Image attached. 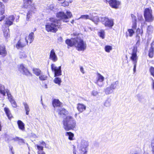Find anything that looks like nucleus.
I'll return each instance as SVG.
<instances>
[{
	"label": "nucleus",
	"instance_id": "1",
	"mask_svg": "<svg viewBox=\"0 0 154 154\" xmlns=\"http://www.w3.org/2000/svg\"><path fill=\"white\" fill-rule=\"evenodd\" d=\"M66 43L70 47L74 46L78 51H83L85 50L87 46L85 42L79 38H72L71 39H67Z\"/></svg>",
	"mask_w": 154,
	"mask_h": 154
},
{
	"label": "nucleus",
	"instance_id": "2",
	"mask_svg": "<svg viewBox=\"0 0 154 154\" xmlns=\"http://www.w3.org/2000/svg\"><path fill=\"white\" fill-rule=\"evenodd\" d=\"M48 20L50 22L46 23V30L48 32H56L60 26V20L54 17L49 18Z\"/></svg>",
	"mask_w": 154,
	"mask_h": 154
},
{
	"label": "nucleus",
	"instance_id": "3",
	"mask_svg": "<svg viewBox=\"0 0 154 154\" xmlns=\"http://www.w3.org/2000/svg\"><path fill=\"white\" fill-rule=\"evenodd\" d=\"M63 128L66 131L74 128L76 125L75 120L71 116H67L63 121Z\"/></svg>",
	"mask_w": 154,
	"mask_h": 154
},
{
	"label": "nucleus",
	"instance_id": "4",
	"mask_svg": "<svg viewBox=\"0 0 154 154\" xmlns=\"http://www.w3.org/2000/svg\"><path fill=\"white\" fill-rule=\"evenodd\" d=\"M88 146V141L85 140L81 139L78 140L77 147L79 149V152L87 153Z\"/></svg>",
	"mask_w": 154,
	"mask_h": 154
},
{
	"label": "nucleus",
	"instance_id": "5",
	"mask_svg": "<svg viewBox=\"0 0 154 154\" xmlns=\"http://www.w3.org/2000/svg\"><path fill=\"white\" fill-rule=\"evenodd\" d=\"M100 21L105 27L111 28L114 25V22L112 19H109L105 17H101Z\"/></svg>",
	"mask_w": 154,
	"mask_h": 154
},
{
	"label": "nucleus",
	"instance_id": "6",
	"mask_svg": "<svg viewBox=\"0 0 154 154\" xmlns=\"http://www.w3.org/2000/svg\"><path fill=\"white\" fill-rule=\"evenodd\" d=\"M24 4L23 7L24 8H27L29 7L32 13H34L36 9L35 5L34 4H32V0H23Z\"/></svg>",
	"mask_w": 154,
	"mask_h": 154
},
{
	"label": "nucleus",
	"instance_id": "7",
	"mask_svg": "<svg viewBox=\"0 0 154 154\" xmlns=\"http://www.w3.org/2000/svg\"><path fill=\"white\" fill-rule=\"evenodd\" d=\"M6 93L8 97L11 94L8 89H6L4 85L0 84V100H3L5 99Z\"/></svg>",
	"mask_w": 154,
	"mask_h": 154
},
{
	"label": "nucleus",
	"instance_id": "8",
	"mask_svg": "<svg viewBox=\"0 0 154 154\" xmlns=\"http://www.w3.org/2000/svg\"><path fill=\"white\" fill-rule=\"evenodd\" d=\"M28 40L27 38L20 39L15 45L16 48L18 49H21L25 47L28 44Z\"/></svg>",
	"mask_w": 154,
	"mask_h": 154
},
{
	"label": "nucleus",
	"instance_id": "9",
	"mask_svg": "<svg viewBox=\"0 0 154 154\" xmlns=\"http://www.w3.org/2000/svg\"><path fill=\"white\" fill-rule=\"evenodd\" d=\"M105 78L104 76L100 73H97V75L96 80L94 83L98 86L101 87L104 85L103 81Z\"/></svg>",
	"mask_w": 154,
	"mask_h": 154
},
{
	"label": "nucleus",
	"instance_id": "10",
	"mask_svg": "<svg viewBox=\"0 0 154 154\" xmlns=\"http://www.w3.org/2000/svg\"><path fill=\"white\" fill-rule=\"evenodd\" d=\"M51 68L52 71L54 73L55 77L61 75V66L57 67L54 64H52L51 65Z\"/></svg>",
	"mask_w": 154,
	"mask_h": 154
},
{
	"label": "nucleus",
	"instance_id": "11",
	"mask_svg": "<svg viewBox=\"0 0 154 154\" xmlns=\"http://www.w3.org/2000/svg\"><path fill=\"white\" fill-rule=\"evenodd\" d=\"M18 70L23 74L27 76L32 75L31 73L29 71L28 69L23 64H20L18 66Z\"/></svg>",
	"mask_w": 154,
	"mask_h": 154
},
{
	"label": "nucleus",
	"instance_id": "12",
	"mask_svg": "<svg viewBox=\"0 0 154 154\" xmlns=\"http://www.w3.org/2000/svg\"><path fill=\"white\" fill-rule=\"evenodd\" d=\"M137 47H134L131 54V56L130 57L131 60L132 61L133 63H137Z\"/></svg>",
	"mask_w": 154,
	"mask_h": 154
},
{
	"label": "nucleus",
	"instance_id": "13",
	"mask_svg": "<svg viewBox=\"0 0 154 154\" xmlns=\"http://www.w3.org/2000/svg\"><path fill=\"white\" fill-rule=\"evenodd\" d=\"M108 2L111 7L115 9L118 8L120 4V2L117 0H109Z\"/></svg>",
	"mask_w": 154,
	"mask_h": 154
},
{
	"label": "nucleus",
	"instance_id": "14",
	"mask_svg": "<svg viewBox=\"0 0 154 154\" xmlns=\"http://www.w3.org/2000/svg\"><path fill=\"white\" fill-rule=\"evenodd\" d=\"M14 19L15 17L13 15L10 16L6 18L5 24V26L8 27L12 25Z\"/></svg>",
	"mask_w": 154,
	"mask_h": 154
},
{
	"label": "nucleus",
	"instance_id": "15",
	"mask_svg": "<svg viewBox=\"0 0 154 154\" xmlns=\"http://www.w3.org/2000/svg\"><path fill=\"white\" fill-rule=\"evenodd\" d=\"M49 59L54 62H56L58 60V57L54 49H52L50 53Z\"/></svg>",
	"mask_w": 154,
	"mask_h": 154
},
{
	"label": "nucleus",
	"instance_id": "16",
	"mask_svg": "<svg viewBox=\"0 0 154 154\" xmlns=\"http://www.w3.org/2000/svg\"><path fill=\"white\" fill-rule=\"evenodd\" d=\"M52 104L54 109V110L57 111L58 108L61 107L62 103L58 99H54L52 101Z\"/></svg>",
	"mask_w": 154,
	"mask_h": 154
},
{
	"label": "nucleus",
	"instance_id": "17",
	"mask_svg": "<svg viewBox=\"0 0 154 154\" xmlns=\"http://www.w3.org/2000/svg\"><path fill=\"white\" fill-rule=\"evenodd\" d=\"M35 146H36L37 149L38 150V151H43L44 147H46V145L45 142L43 141H39V144L35 145Z\"/></svg>",
	"mask_w": 154,
	"mask_h": 154
},
{
	"label": "nucleus",
	"instance_id": "18",
	"mask_svg": "<svg viewBox=\"0 0 154 154\" xmlns=\"http://www.w3.org/2000/svg\"><path fill=\"white\" fill-rule=\"evenodd\" d=\"M56 16L60 19L63 20V21L64 22H67L68 21L67 20H66L65 17H66V15L63 12H59L57 13Z\"/></svg>",
	"mask_w": 154,
	"mask_h": 154
},
{
	"label": "nucleus",
	"instance_id": "19",
	"mask_svg": "<svg viewBox=\"0 0 154 154\" xmlns=\"http://www.w3.org/2000/svg\"><path fill=\"white\" fill-rule=\"evenodd\" d=\"M136 37L138 39V40L137 42V44H139V40L140 39V35L142 36L143 34V30L142 28L141 29L138 28L136 30Z\"/></svg>",
	"mask_w": 154,
	"mask_h": 154
},
{
	"label": "nucleus",
	"instance_id": "20",
	"mask_svg": "<svg viewBox=\"0 0 154 154\" xmlns=\"http://www.w3.org/2000/svg\"><path fill=\"white\" fill-rule=\"evenodd\" d=\"M56 111L60 115H66L68 114V112L61 107L59 108H58Z\"/></svg>",
	"mask_w": 154,
	"mask_h": 154
},
{
	"label": "nucleus",
	"instance_id": "21",
	"mask_svg": "<svg viewBox=\"0 0 154 154\" xmlns=\"http://www.w3.org/2000/svg\"><path fill=\"white\" fill-rule=\"evenodd\" d=\"M77 108L78 111L81 113L86 109V106L83 104L78 103L77 105Z\"/></svg>",
	"mask_w": 154,
	"mask_h": 154
},
{
	"label": "nucleus",
	"instance_id": "22",
	"mask_svg": "<svg viewBox=\"0 0 154 154\" xmlns=\"http://www.w3.org/2000/svg\"><path fill=\"white\" fill-rule=\"evenodd\" d=\"M8 98L10 102L11 103L12 106L15 108L17 107V106L16 102L13 99V97L11 94L9 95V96H8Z\"/></svg>",
	"mask_w": 154,
	"mask_h": 154
},
{
	"label": "nucleus",
	"instance_id": "23",
	"mask_svg": "<svg viewBox=\"0 0 154 154\" xmlns=\"http://www.w3.org/2000/svg\"><path fill=\"white\" fill-rule=\"evenodd\" d=\"M17 124L20 129L23 131L25 130V125L21 121L18 120L17 121Z\"/></svg>",
	"mask_w": 154,
	"mask_h": 154
},
{
	"label": "nucleus",
	"instance_id": "24",
	"mask_svg": "<svg viewBox=\"0 0 154 154\" xmlns=\"http://www.w3.org/2000/svg\"><path fill=\"white\" fill-rule=\"evenodd\" d=\"M134 29H128L127 32H126V36L132 37L135 33Z\"/></svg>",
	"mask_w": 154,
	"mask_h": 154
},
{
	"label": "nucleus",
	"instance_id": "25",
	"mask_svg": "<svg viewBox=\"0 0 154 154\" xmlns=\"http://www.w3.org/2000/svg\"><path fill=\"white\" fill-rule=\"evenodd\" d=\"M27 39L28 40V43H31L33 41L34 39V33L33 32L31 33L28 37H26Z\"/></svg>",
	"mask_w": 154,
	"mask_h": 154
},
{
	"label": "nucleus",
	"instance_id": "26",
	"mask_svg": "<svg viewBox=\"0 0 154 154\" xmlns=\"http://www.w3.org/2000/svg\"><path fill=\"white\" fill-rule=\"evenodd\" d=\"M145 21L147 22H152L154 20V17H153L152 14L148 15L144 17Z\"/></svg>",
	"mask_w": 154,
	"mask_h": 154
},
{
	"label": "nucleus",
	"instance_id": "27",
	"mask_svg": "<svg viewBox=\"0 0 154 154\" xmlns=\"http://www.w3.org/2000/svg\"><path fill=\"white\" fill-rule=\"evenodd\" d=\"M90 20L93 22L97 24L99 22V19L98 16H96L93 17L91 14Z\"/></svg>",
	"mask_w": 154,
	"mask_h": 154
},
{
	"label": "nucleus",
	"instance_id": "28",
	"mask_svg": "<svg viewBox=\"0 0 154 154\" xmlns=\"http://www.w3.org/2000/svg\"><path fill=\"white\" fill-rule=\"evenodd\" d=\"M152 14V10L150 8H146L144 12V16L145 17Z\"/></svg>",
	"mask_w": 154,
	"mask_h": 154
},
{
	"label": "nucleus",
	"instance_id": "29",
	"mask_svg": "<svg viewBox=\"0 0 154 154\" xmlns=\"http://www.w3.org/2000/svg\"><path fill=\"white\" fill-rule=\"evenodd\" d=\"M7 54V52L4 46H0V55L3 56H5Z\"/></svg>",
	"mask_w": 154,
	"mask_h": 154
},
{
	"label": "nucleus",
	"instance_id": "30",
	"mask_svg": "<svg viewBox=\"0 0 154 154\" xmlns=\"http://www.w3.org/2000/svg\"><path fill=\"white\" fill-rule=\"evenodd\" d=\"M4 109L8 118L10 119H11L12 116L9 109L8 108L5 107L4 108Z\"/></svg>",
	"mask_w": 154,
	"mask_h": 154
},
{
	"label": "nucleus",
	"instance_id": "31",
	"mask_svg": "<svg viewBox=\"0 0 154 154\" xmlns=\"http://www.w3.org/2000/svg\"><path fill=\"white\" fill-rule=\"evenodd\" d=\"M111 104V100L109 98L107 99L103 103V105L104 106L106 107H110Z\"/></svg>",
	"mask_w": 154,
	"mask_h": 154
},
{
	"label": "nucleus",
	"instance_id": "32",
	"mask_svg": "<svg viewBox=\"0 0 154 154\" xmlns=\"http://www.w3.org/2000/svg\"><path fill=\"white\" fill-rule=\"evenodd\" d=\"M23 104L24 107V108L26 112V114L28 115L30 109L29 107V105L26 103H23Z\"/></svg>",
	"mask_w": 154,
	"mask_h": 154
},
{
	"label": "nucleus",
	"instance_id": "33",
	"mask_svg": "<svg viewBox=\"0 0 154 154\" xmlns=\"http://www.w3.org/2000/svg\"><path fill=\"white\" fill-rule=\"evenodd\" d=\"M66 135L68 137V139L70 140H74L73 138L74 137V134L71 132H69L66 133Z\"/></svg>",
	"mask_w": 154,
	"mask_h": 154
},
{
	"label": "nucleus",
	"instance_id": "34",
	"mask_svg": "<svg viewBox=\"0 0 154 154\" xmlns=\"http://www.w3.org/2000/svg\"><path fill=\"white\" fill-rule=\"evenodd\" d=\"M113 90L110 87H109L104 90V92L106 94H109L112 93Z\"/></svg>",
	"mask_w": 154,
	"mask_h": 154
},
{
	"label": "nucleus",
	"instance_id": "35",
	"mask_svg": "<svg viewBox=\"0 0 154 154\" xmlns=\"http://www.w3.org/2000/svg\"><path fill=\"white\" fill-rule=\"evenodd\" d=\"M9 32V31L8 28H7L6 30H4L3 31L4 36L6 39L10 37Z\"/></svg>",
	"mask_w": 154,
	"mask_h": 154
},
{
	"label": "nucleus",
	"instance_id": "36",
	"mask_svg": "<svg viewBox=\"0 0 154 154\" xmlns=\"http://www.w3.org/2000/svg\"><path fill=\"white\" fill-rule=\"evenodd\" d=\"M119 84V82L116 81L112 82L109 86L113 90L115 89L118 85Z\"/></svg>",
	"mask_w": 154,
	"mask_h": 154
},
{
	"label": "nucleus",
	"instance_id": "37",
	"mask_svg": "<svg viewBox=\"0 0 154 154\" xmlns=\"http://www.w3.org/2000/svg\"><path fill=\"white\" fill-rule=\"evenodd\" d=\"M32 71L33 73L36 75L37 76L40 75L41 74V71L39 69L34 68L33 69Z\"/></svg>",
	"mask_w": 154,
	"mask_h": 154
},
{
	"label": "nucleus",
	"instance_id": "38",
	"mask_svg": "<svg viewBox=\"0 0 154 154\" xmlns=\"http://www.w3.org/2000/svg\"><path fill=\"white\" fill-rule=\"evenodd\" d=\"M54 82L55 84H57L58 85L60 86L61 82V79L59 77H56L54 80Z\"/></svg>",
	"mask_w": 154,
	"mask_h": 154
},
{
	"label": "nucleus",
	"instance_id": "39",
	"mask_svg": "<svg viewBox=\"0 0 154 154\" xmlns=\"http://www.w3.org/2000/svg\"><path fill=\"white\" fill-rule=\"evenodd\" d=\"M91 14H90L89 15H82L78 19H82L85 20L89 19L90 20Z\"/></svg>",
	"mask_w": 154,
	"mask_h": 154
},
{
	"label": "nucleus",
	"instance_id": "40",
	"mask_svg": "<svg viewBox=\"0 0 154 154\" xmlns=\"http://www.w3.org/2000/svg\"><path fill=\"white\" fill-rule=\"evenodd\" d=\"M105 51L109 53L112 49V47L110 45H106L104 48Z\"/></svg>",
	"mask_w": 154,
	"mask_h": 154
},
{
	"label": "nucleus",
	"instance_id": "41",
	"mask_svg": "<svg viewBox=\"0 0 154 154\" xmlns=\"http://www.w3.org/2000/svg\"><path fill=\"white\" fill-rule=\"evenodd\" d=\"M39 79L40 80L44 81L47 79L48 78L47 76L45 75L42 74L39 75Z\"/></svg>",
	"mask_w": 154,
	"mask_h": 154
},
{
	"label": "nucleus",
	"instance_id": "42",
	"mask_svg": "<svg viewBox=\"0 0 154 154\" xmlns=\"http://www.w3.org/2000/svg\"><path fill=\"white\" fill-rule=\"evenodd\" d=\"M66 14L67 15H66V17H65L66 20H67L68 19L71 18L72 15L71 13L69 11H67Z\"/></svg>",
	"mask_w": 154,
	"mask_h": 154
},
{
	"label": "nucleus",
	"instance_id": "43",
	"mask_svg": "<svg viewBox=\"0 0 154 154\" xmlns=\"http://www.w3.org/2000/svg\"><path fill=\"white\" fill-rule=\"evenodd\" d=\"M99 35L102 38H104L105 32L103 30H101L98 33Z\"/></svg>",
	"mask_w": 154,
	"mask_h": 154
},
{
	"label": "nucleus",
	"instance_id": "44",
	"mask_svg": "<svg viewBox=\"0 0 154 154\" xmlns=\"http://www.w3.org/2000/svg\"><path fill=\"white\" fill-rule=\"evenodd\" d=\"M151 145V152L152 154H154V139L152 140Z\"/></svg>",
	"mask_w": 154,
	"mask_h": 154
},
{
	"label": "nucleus",
	"instance_id": "45",
	"mask_svg": "<svg viewBox=\"0 0 154 154\" xmlns=\"http://www.w3.org/2000/svg\"><path fill=\"white\" fill-rule=\"evenodd\" d=\"M153 27L152 26H148L147 28V33L149 34L151 33L153 31Z\"/></svg>",
	"mask_w": 154,
	"mask_h": 154
},
{
	"label": "nucleus",
	"instance_id": "46",
	"mask_svg": "<svg viewBox=\"0 0 154 154\" xmlns=\"http://www.w3.org/2000/svg\"><path fill=\"white\" fill-rule=\"evenodd\" d=\"M19 57L20 58L24 59L26 57V55L25 53L21 52L19 54Z\"/></svg>",
	"mask_w": 154,
	"mask_h": 154
},
{
	"label": "nucleus",
	"instance_id": "47",
	"mask_svg": "<svg viewBox=\"0 0 154 154\" xmlns=\"http://www.w3.org/2000/svg\"><path fill=\"white\" fill-rule=\"evenodd\" d=\"M32 13L30 12V11H29L27 15L26 20H27L28 21L30 20L31 17L32 16Z\"/></svg>",
	"mask_w": 154,
	"mask_h": 154
},
{
	"label": "nucleus",
	"instance_id": "48",
	"mask_svg": "<svg viewBox=\"0 0 154 154\" xmlns=\"http://www.w3.org/2000/svg\"><path fill=\"white\" fill-rule=\"evenodd\" d=\"M132 22H137V20L136 17L134 14H131Z\"/></svg>",
	"mask_w": 154,
	"mask_h": 154
},
{
	"label": "nucleus",
	"instance_id": "49",
	"mask_svg": "<svg viewBox=\"0 0 154 154\" xmlns=\"http://www.w3.org/2000/svg\"><path fill=\"white\" fill-rule=\"evenodd\" d=\"M132 29H135L137 27V22H132Z\"/></svg>",
	"mask_w": 154,
	"mask_h": 154
},
{
	"label": "nucleus",
	"instance_id": "50",
	"mask_svg": "<svg viewBox=\"0 0 154 154\" xmlns=\"http://www.w3.org/2000/svg\"><path fill=\"white\" fill-rule=\"evenodd\" d=\"M151 75L154 77V68L151 67L149 69Z\"/></svg>",
	"mask_w": 154,
	"mask_h": 154
},
{
	"label": "nucleus",
	"instance_id": "51",
	"mask_svg": "<svg viewBox=\"0 0 154 154\" xmlns=\"http://www.w3.org/2000/svg\"><path fill=\"white\" fill-rule=\"evenodd\" d=\"M62 6L65 7L69 6V3L68 2L65 1V0L64 1V2H62Z\"/></svg>",
	"mask_w": 154,
	"mask_h": 154
},
{
	"label": "nucleus",
	"instance_id": "52",
	"mask_svg": "<svg viewBox=\"0 0 154 154\" xmlns=\"http://www.w3.org/2000/svg\"><path fill=\"white\" fill-rule=\"evenodd\" d=\"M19 141V143H20V144L25 143L24 140L20 138Z\"/></svg>",
	"mask_w": 154,
	"mask_h": 154
},
{
	"label": "nucleus",
	"instance_id": "53",
	"mask_svg": "<svg viewBox=\"0 0 154 154\" xmlns=\"http://www.w3.org/2000/svg\"><path fill=\"white\" fill-rule=\"evenodd\" d=\"M98 92L95 91H93L92 93V94L94 96H97L98 94Z\"/></svg>",
	"mask_w": 154,
	"mask_h": 154
},
{
	"label": "nucleus",
	"instance_id": "54",
	"mask_svg": "<svg viewBox=\"0 0 154 154\" xmlns=\"http://www.w3.org/2000/svg\"><path fill=\"white\" fill-rule=\"evenodd\" d=\"M20 137H15V138H10V140H14V141H19V139H20Z\"/></svg>",
	"mask_w": 154,
	"mask_h": 154
},
{
	"label": "nucleus",
	"instance_id": "55",
	"mask_svg": "<svg viewBox=\"0 0 154 154\" xmlns=\"http://www.w3.org/2000/svg\"><path fill=\"white\" fill-rule=\"evenodd\" d=\"M5 12V8H1V10H0V14L2 15L4 14Z\"/></svg>",
	"mask_w": 154,
	"mask_h": 154
},
{
	"label": "nucleus",
	"instance_id": "56",
	"mask_svg": "<svg viewBox=\"0 0 154 154\" xmlns=\"http://www.w3.org/2000/svg\"><path fill=\"white\" fill-rule=\"evenodd\" d=\"M13 147L12 146H9V150L11 152V154H14V151L13 150Z\"/></svg>",
	"mask_w": 154,
	"mask_h": 154
},
{
	"label": "nucleus",
	"instance_id": "57",
	"mask_svg": "<svg viewBox=\"0 0 154 154\" xmlns=\"http://www.w3.org/2000/svg\"><path fill=\"white\" fill-rule=\"evenodd\" d=\"M80 71L83 74L85 73L84 69L81 66L80 67Z\"/></svg>",
	"mask_w": 154,
	"mask_h": 154
},
{
	"label": "nucleus",
	"instance_id": "58",
	"mask_svg": "<svg viewBox=\"0 0 154 154\" xmlns=\"http://www.w3.org/2000/svg\"><path fill=\"white\" fill-rule=\"evenodd\" d=\"M58 41L59 42H63V39L60 36L57 39Z\"/></svg>",
	"mask_w": 154,
	"mask_h": 154
},
{
	"label": "nucleus",
	"instance_id": "59",
	"mask_svg": "<svg viewBox=\"0 0 154 154\" xmlns=\"http://www.w3.org/2000/svg\"><path fill=\"white\" fill-rule=\"evenodd\" d=\"M133 64H134L133 71H134V73L136 72V66L137 63H133Z\"/></svg>",
	"mask_w": 154,
	"mask_h": 154
},
{
	"label": "nucleus",
	"instance_id": "60",
	"mask_svg": "<svg viewBox=\"0 0 154 154\" xmlns=\"http://www.w3.org/2000/svg\"><path fill=\"white\" fill-rule=\"evenodd\" d=\"M150 58H152L153 57V53L149 52L148 54Z\"/></svg>",
	"mask_w": 154,
	"mask_h": 154
},
{
	"label": "nucleus",
	"instance_id": "61",
	"mask_svg": "<svg viewBox=\"0 0 154 154\" xmlns=\"http://www.w3.org/2000/svg\"><path fill=\"white\" fill-rule=\"evenodd\" d=\"M153 51L154 48H153L152 47H151L149 50V52L153 53Z\"/></svg>",
	"mask_w": 154,
	"mask_h": 154
},
{
	"label": "nucleus",
	"instance_id": "62",
	"mask_svg": "<svg viewBox=\"0 0 154 154\" xmlns=\"http://www.w3.org/2000/svg\"><path fill=\"white\" fill-rule=\"evenodd\" d=\"M0 7L3 8H5V5L1 2H0Z\"/></svg>",
	"mask_w": 154,
	"mask_h": 154
},
{
	"label": "nucleus",
	"instance_id": "63",
	"mask_svg": "<svg viewBox=\"0 0 154 154\" xmlns=\"http://www.w3.org/2000/svg\"><path fill=\"white\" fill-rule=\"evenodd\" d=\"M38 154H45V153L43 151H39L37 152Z\"/></svg>",
	"mask_w": 154,
	"mask_h": 154
},
{
	"label": "nucleus",
	"instance_id": "64",
	"mask_svg": "<svg viewBox=\"0 0 154 154\" xmlns=\"http://www.w3.org/2000/svg\"><path fill=\"white\" fill-rule=\"evenodd\" d=\"M132 154H141V153L138 151H136L132 153Z\"/></svg>",
	"mask_w": 154,
	"mask_h": 154
}]
</instances>
